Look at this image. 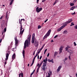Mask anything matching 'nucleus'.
Listing matches in <instances>:
<instances>
[{
  "instance_id": "473e14b6",
  "label": "nucleus",
  "mask_w": 77,
  "mask_h": 77,
  "mask_svg": "<svg viewBox=\"0 0 77 77\" xmlns=\"http://www.w3.org/2000/svg\"><path fill=\"white\" fill-rule=\"evenodd\" d=\"M39 68H37V72H38V71H39Z\"/></svg>"
},
{
  "instance_id": "09e8293b",
  "label": "nucleus",
  "mask_w": 77,
  "mask_h": 77,
  "mask_svg": "<svg viewBox=\"0 0 77 77\" xmlns=\"http://www.w3.org/2000/svg\"><path fill=\"white\" fill-rule=\"evenodd\" d=\"M45 45V44H44V45H43L42 46V48H44V46Z\"/></svg>"
},
{
  "instance_id": "338daca9",
  "label": "nucleus",
  "mask_w": 77,
  "mask_h": 77,
  "mask_svg": "<svg viewBox=\"0 0 77 77\" xmlns=\"http://www.w3.org/2000/svg\"><path fill=\"white\" fill-rule=\"evenodd\" d=\"M39 63H38L37 65V66L39 67Z\"/></svg>"
},
{
  "instance_id": "20e7f679",
  "label": "nucleus",
  "mask_w": 77,
  "mask_h": 77,
  "mask_svg": "<svg viewBox=\"0 0 77 77\" xmlns=\"http://www.w3.org/2000/svg\"><path fill=\"white\" fill-rule=\"evenodd\" d=\"M35 33L33 34L32 40V44H33V43H35Z\"/></svg>"
},
{
  "instance_id": "0e129e2a",
  "label": "nucleus",
  "mask_w": 77,
  "mask_h": 77,
  "mask_svg": "<svg viewBox=\"0 0 77 77\" xmlns=\"http://www.w3.org/2000/svg\"><path fill=\"white\" fill-rule=\"evenodd\" d=\"M55 4H56V3L55 2L53 4V5H55Z\"/></svg>"
},
{
  "instance_id": "aec40b11",
  "label": "nucleus",
  "mask_w": 77,
  "mask_h": 77,
  "mask_svg": "<svg viewBox=\"0 0 77 77\" xmlns=\"http://www.w3.org/2000/svg\"><path fill=\"white\" fill-rule=\"evenodd\" d=\"M21 75V77H23V73H20L19 74V77H20Z\"/></svg>"
},
{
  "instance_id": "4be33fe9",
  "label": "nucleus",
  "mask_w": 77,
  "mask_h": 77,
  "mask_svg": "<svg viewBox=\"0 0 77 77\" xmlns=\"http://www.w3.org/2000/svg\"><path fill=\"white\" fill-rule=\"evenodd\" d=\"M68 52H69V53H71V54L72 53V51L71 50H69L68 51Z\"/></svg>"
},
{
  "instance_id": "b1692460",
  "label": "nucleus",
  "mask_w": 77,
  "mask_h": 77,
  "mask_svg": "<svg viewBox=\"0 0 77 77\" xmlns=\"http://www.w3.org/2000/svg\"><path fill=\"white\" fill-rule=\"evenodd\" d=\"M13 2H14V1L13 0H11V2H10V5H12V3H13Z\"/></svg>"
},
{
  "instance_id": "3c124183",
  "label": "nucleus",
  "mask_w": 77,
  "mask_h": 77,
  "mask_svg": "<svg viewBox=\"0 0 77 77\" xmlns=\"http://www.w3.org/2000/svg\"><path fill=\"white\" fill-rule=\"evenodd\" d=\"M2 38H1L0 39V43H1V42H2Z\"/></svg>"
},
{
  "instance_id": "58836bf2",
  "label": "nucleus",
  "mask_w": 77,
  "mask_h": 77,
  "mask_svg": "<svg viewBox=\"0 0 77 77\" xmlns=\"http://www.w3.org/2000/svg\"><path fill=\"white\" fill-rule=\"evenodd\" d=\"M4 32H6V28H5L4 29Z\"/></svg>"
},
{
  "instance_id": "e433bc0d",
  "label": "nucleus",
  "mask_w": 77,
  "mask_h": 77,
  "mask_svg": "<svg viewBox=\"0 0 77 77\" xmlns=\"http://www.w3.org/2000/svg\"><path fill=\"white\" fill-rule=\"evenodd\" d=\"M48 76H47V77H50V74H49V73H48Z\"/></svg>"
},
{
  "instance_id": "f257e3e1",
  "label": "nucleus",
  "mask_w": 77,
  "mask_h": 77,
  "mask_svg": "<svg viewBox=\"0 0 77 77\" xmlns=\"http://www.w3.org/2000/svg\"><path fill=\"white\" fill-rule=\"evenodd\" d=\"M28 38L27 40H26L24 43V48H26V46L27 47H29L30 45V38H31V35H28Z\"/></svg>"
},
{
  "instance_id": "5fc2aeb1",
  "label": "nucleus",
  "mask_w": 77,
  "mask_h": 77,
  "mask_svg": "<svg viewBox=\"0 0 77 77\" xmlns=\"http://www.w3.org/2000/svg\"><path fill=\"white\" fill-rule=\"evenodd\" d=\"M48 21V19H47L46 20H45V23H46L47 22V21Z\"/></svg>"
},
{
  "instance_id": "5701e85b",
  "label": "nucleus",
  "mask_w": 77,
  "mask_h": 77,
  "mask_svg": "<svg viewBox=\"0 0 77 77\" xmlns=\"http://www.w3.org/2000/svg\"><path fill=\"white\" fill-rule=\"evenodd\" d=\"M57 54H58V53H57V52L55 51L54 53V56L55 57H56V55H57Z\"/></svg>"
},
{
  "instance_id": "bb28decb",
  "label": "nucleus",
  "mask_w": 77,
  "mask_h": 77,
  "mask_svg": "<svg viewBox=\"0 0 77 77\" xmlns=\"http://www.w3.org/2000/svg\"><path fill=\"white\" fill-rule=\"evenodd\" d=\"M51 29H49L48 32V33L50 34V33H51Z\"/></svg>"
},
{
  "instance_id": "c9c22d12",
  "label": "nucleus",
  "mask_w": 77,
  "mask_h": 77,
  "mask_svg": "<svg viewBox=\"0 0 77 77\" xmlns=\"http://www.w3.org/2000/svg\"><path fill=\"white\" fill-rule=\"evenodd\" d=\"M48 62H51V60H50V59H48Z\"/></svg>"
},
{
  "instance_id": "69168bd1",
  "label": "nucleus",
  "mask_w": 77,
  "mask_h": 77,
  "mask_svg": "<svg viewBox=\"0 0 77 77\" xmlns=\"http://www.w3.org/2000/svg\"><path fill=\"white\" fill-rule=\"evenodd\" d=\"M51 42H54L53 40H51Z\"/></svg>"
},
{
  "instance_id": "c03bdc74",
  "label": "nucleus",
  "mask_w": 77,
  "mask_h": 77,
  "mask_svg": "<svg viewBox=\"0 0 77 77\" xmlns=\"http://www.w3.org/2000/svg\"><path fill=\"white\" fill-rule=\"evenodd\" d=\"M75 29H77V25H76L75 26Z\"/></svg>"
},
{
  "instance_id": "a878e982",
  "label": "nucleus",
  "mask_w": 77,
  "mask_h": 77,
  "mask_svg": "<svg viewBox=\"0 0 77 77\" xmlns=\"http://www.w3.org/2000/svg\"><path fill=\"white\" fill-rule=\"evenodd\" d=\"M68 60V58H67L66 57L65 58V60H63V62H65V60L66 61V60Z\"/></svg>"
},
{
  "instance_id": "603ef678",
  "label": "nucleus",
  "mask_w": 77,
  "mask_h": 77,
  "mask_svg": "<svg viewBox=\"0 0 77 77\" xmlns=\"http://www.w3.org/2000/svg\"><path fill=\"white\" fill-rule=\"evenodd\" d=\"M74 24L72 23L70 25V26H74Z\"/></svg>"
},
{
  "instance_id": "1a4fd4ad",
  "label": "nucleus",
  "mask_w": 77,
  "mask_h": 77,
  "mask_svg": "<svg viewBox=\"0 0 77 77\" xmlns=\"http://www.w3.org/2000/svg\"><path fill=\"white\" fill-rule=\"evenodd\" d=\"M50 34L48 33V32H47L44 36V37H43V39H45V38H47V36H50Z\"/></svg>"
},
{
  "instance_id": "680f3d73",
  "label": "nucleus",
  "mask_w": 77,
  "mask_h": 77,
  "mask_svg": "<svg viewBox=\"0 0 77 77\" xmlns=\"http://www.w3.org/2000/svg\"><path fill=\"white\" fill-rule=\"evenodd\" d=\"M46 0H43L42 1V2H45Z\"/></svg>"
},
{
  "instance_id": "774afa93",
  "label": "nucleus",
  "mask_w": 77,
  "mask_h": 77,
  "mask_svg": "<svg viewBox=\"0 0 77 77\" xmlns=\"http://www.w3.org/2000/svg\"><path fill=\"white\" fill-rule=\"evenodd\" d=\"M33 63H32L30 65L31 66H32V65H33Z\"/></svg>"
},
{
  "instance_id": "c85d7f7f",
  "label": "nucleus",
  "mask_w": 77,
  "mask_h": 77,
  "mask_svg": "<svg viewBox=\"0 0 77 77\" xmlns=\"http://www.w3.org/2000/svg\"><path fill=\"white\" fill-rule=\"evenodd\" d=\"M49 74H52V72H51V71L49 70Z\"/></svg>"
},
{
  "instance_id": "423d86ee",
  "label": "nucleus",
  "mask_w": 77,
  "mask_h": 77,
  "mask_svg": "<svg viewBox=\"0 0 77 77\" xmlns=\"http://www.w3.org/2000/svg\"><path fill=\"white\" fill-rule=\"evenodd\" d=\"M42 8H39V7H37L36 8V12H38V13H39V12L41 11H42Z\"/></svg>"
},
{
  "instance_id": "7c9ffc66",
  "label": "nucleus",
  "mask_w": 77,
  "mask_h": 77,
  "mask_svg": "<svg viewBox=\"0 0 77 77\" xmlns=\"http://www.w3.org/2000/svg\"><path fill=\"white\" fill-rule=\"evenodd\" d=\"M41 27V26H40V25H38V29H40Z\"/></svg>"
},
{
  "instance_id": "f03ea898",
  "label": "nucleus",
  "mask_w": 77,
  "mask_h": 77,
  "mask_svg": "<svg viewBox=\"0 0 77 77\" xmlns=\"http://www.w3.org/2000/svg\"><path fill=\"white\" fill-rule=\"evenodd\" d=\"M47 57H46L45 59L43 60L44 62L43 65V68H42H42L44 71H45V69H47Z\"/></svg>"
},
{
  "instance_id": "cd10ccee",
  "label": "nucleus",
  "mask_w": 77,
  "mask_h": 77,
  "mask_svg": "<svg viewBox=\"0 0 77 77\" xmlns=\"http://www.w3.org/2000/svg\"><path fill=\"white\" fill-rule=\"evenodd\" d=\"M42 63H40V64H39V65L38 66V68H40L41 66V65H42Z\"/></svg>"
},
{
  "instance_id": "412c9836",
  "label": "nucleus",
  "mask_w": 77,
  "mask_h": 77,
  "mask_svg": "<svg viewBox=\"0 0 77 77\" xmlns=\"http://www.w3.org/2000/svg\"><path fill=\"white\" fill-rule=\"evenodd\" d=\"M63 34H66L68 33V31L66 30H65L63 32Z\"/></svg>"
},
{
  "instance_id": "f8f14e48",
  "label": "nucleus",
  "mask_w": 77,
  "mask_h": 77,
  "mask_svg": "<svg viewBox=\"0 0 77 77\" xmlns=\"http://www.w3.org/2000/svg\"><path fill=\"white\" fill-rule=\"evenodd\" d=\"M14 39L15 41V44L17 45L18 44V40L17 39V36L14 38Z\"/></svg>"
},
{
  "instance_id": "2eb2a0df",
  "label": "nucleus",
  "mask_w": 77,
  "mask_h": 77,
  "mask_svg": "<svg viewBox=\"0 0 77 77\" xmlns=\"http://www.w3.org/2000/svg\"><path fill=\"white\" fill-rule=\"evenodd\" d=\"M22 21L21 20L20 21V20H19V24H20V28H21H21H22V23L21 22Z\"/></svg>"
},
{
  "instance_id": "bf43d9fd",
  "label": "nucleus",
  "mask_w": 77,
  "mask_h": 77,
  "mask_svg": "<svg viewBox=\"0 0 77 77\" xmlns=\"http://www.w3.org/2000/svg\"><path fill=\"white\" fill-rule=\"evenodd\" d=\"M39 0H37V3H38V2H39Z\"/></svg>"
},
{
  "instance_id": "4468645a",
  "label": "nucleus",
  "mask_w": 77,
  "mask_h": 77,
  "mask_svg": "<svg viewBox=\"0 0 77 77\" xmlns=\"http://www.w3.org/2000/svg\"><path fill=\"white\" fill-rule=\"evenodd\" d=\"M22 27L21 29V27H20V34H21V35H22V34L23 33V32H24V29H23L22 31Z\"/></svg>"
},
{
  "instance_id": "4d7b16f0",
  "label": "nucleus",
  "mask_w": 77,
  "mask_h": 77,
  "mask_svg": "<svg viewBox=\"0 0 77 77\" xmlns=\"http://www.w3.org/2000/svg\"><path fill=\"white\" fill-rule=\"evenodd\" d=\"M22 20H23V21H25V20L24 19H21V21H22Z\"/></svg>"
},
{
  "instance_id": "2f4dec72",
  "label": "nucleus",
  "mask_w": 77,
  "mask_h": 77,
  "mask_svg": "<svg viewBox=\"0 0 77 77\" xmlns=\"http://www.w3.org/2000/svg\"><path fill=\"white\" fill-rule=\"evenodd\" d=\"M47 49H46L45 50L44 53V54H45V53H46V51H47Z\"/></svg>"
},
{
  "instance_id": "6e6552de",
  "label": "nucleus",
  "mask_w": 77,
  "mask_h": 77,
  "mask_svg": "<svg viewBox=\"0 0 77 77\" xmlns=\"http://www.w3.org/2000/svg\"><path fill=\"white\" fill-rule=\"evenodd\" d=\"M63 48V46H60V47L59 49V51H60L59 54H60V53H61L62 52V50Z\"/></svg>"
},
{
  "instance_id": "a19ab883",
  "label": "nucleus",
  "mask_w": 77,
  "mask_h": 77,
  "mask_svg": "<svg viewBox=\"0 0 77 77\" xmlns=\"http://www.w3.org/2000/svg\"><path fill=\"white\" fill-rule=\"evenodd\" d=\"M40 52H41L40 51H38L37 53V54H39V53H40Z\"/></svg>"
},
{
  "instance_id": "052dcab7",
  "label": "nucleus",
  "mask_w": 77,
  "mask_h": 77,
  "mask_svg": "<svg viewBox=\"0 0 77 77\" xmlns=\"http://www.w3.org/2000/svg\"><path fill=\"white\" fill-rule=\"evenodd\" d=\"M57 1H58V0H56L55 1V2L56 3H57V2H57Z\"/></svg>"
},
{
  "instance_id": "a18cd8bd",
  "label": "nucleus",
  "mask_w": 77,
  "mask_h": 77,
  "mask_svg": "<svg viewBox=\"0 0 77 77\" xmlns=\"http://www.w3.org/2000/svg\"><path fill=\"white\" fill-rule=\"evenodd\" d=\"M35 62V60H32V63H34V62Z\"/></svg>"
},
{
  "instance_id": "37998d69",
  "label": "nucleus",
  "mask_w": 77,
  "mask_h": 77,
  "mask_svg": "<svg viewBox=\"0 0 77 77\" xmlns=\"http://www.w3.org/2000/svg\"><path fill=\"white\" fill-rule=\"evenodd\" d=\"M77 1V0H74L73 1V2L74 3H75V2H76V1Z\"/></svg>"
},
{
  "instance_id": "6ab92c4d",
  "label": "nucleus",
  "mask_w": 77,
  "mask_h": 77,
  "mask_svg": "<svg viewBox=\"0 0 77 77\" xmlns=\"http://www.w3.org/2000/svg\"><path fill=\"white\" fill-rule=\"evenodd\" d=\"M15 54H14L12 56V60H14V59L15 58Z\"/></svg>"
},
{
  "instance_id": "13d9d810",
  "label": "nucleus",
  "mask_w": 77,
  "mask_h": 77,
  "mask_svg": "<svg viewBox=\"0 0 77 77\" xmlns=\"http://www.w3.org/2000/svg\"><path fill=\"white\" fill-rule=\"evenodd\" d=\"M42 56H41L40 57V58H39V59H40L41 60V59L42 58Z\"/></svg>"
},
{
  "instance_id": "0eeeda50",
  "label": "nucleus",
  "mask_w": 77,
  "mask_h": 77,
  "mask_svg": "<svg viewBox=\"0 0 77 77\" xmlns=\"http://www.w3.org/2000/svg\"><path fill=\"white\" fill-rule=\"evenodd\" d=\"M72 19H69L68 20V21H67L66 22H65V24H69V23H71V22H72Z\"/></svg>"
},
{
  "instance_id": "79ce46f5",
  "label": "nucleus",
  "mask_w": 77,
  "mask_h": 77,
  "mask_svg": "<svg viewBox=\"0 0 77 77\" xmlns=\"http://www.w3.org/2000/svg\"><path fill=\"white\" fill-rule=\"evenodd\" d=\"M74 44L75 46H76L77 45L76 44V43H75V42H74Z\"/></svg>"
},
{
  "instance_id": "49530a36",
  "label": "nucleus",
  "mask_w": 77,
  "mask_h": 77,
  "mask_svg": "<svg viewBox=\"0 0 77 77\" xmlns=\"http://www.w3.org/2000/svg\"><path fill=\"white\" fill-rule=\"evenodd\" d=\"M37 56H38V53H37L36 54V55L35 56V57H37Z\"/></svg>"
},
{
  "instance_id": "8fccbe9b",
  "label": "nucleus",
  "mask_w": 77,
  "mask_h": 77,
  "mask_svg": "<svg viewBox=\"0 0 77 77\" xmlns=\"http://www.w3.org/2000/svg\"><path fill=\"white\" fill-rule=\"evenodd\" d=\"M49 55H50V53H48L47 55V57H48L49 56Z\"/></svg>"
},
{
  "instance_id": "f704fd0d",
  "label": "nucleus",
  "mask_w": 77,
  "mask_h": 77,
  "mask_svg": "<svg viewBox=\"0 0 77 77\" xmlns=\"http://www.w3.org/2000/svg\"><path fill=\"white\" fill-rule=\"evenodd\" d=\"M42 50V48H40V49H39L38 50V51H41Z\"/></svg>"
},
{
  "instance_id": "393cba45",
  "label": "nucleus",
  "mask_w": 77,
  "mask_h": 77,
  "mask_svg": "<svg viewBox=\"0 0 77 77\" xmlns=\"http://www.w3.org/2000/svg\"><path fill=\"white\" fill-rule=\"evenodd\" d=\"M70 5L71 6H74V4L73 3H70Z\"/></svg>"
},
{
  "instance_id": "ea45409f",
  "label": "nucleus",
  "mask_w": 77,
  "mask_h": 77,
  "mask_svg": "<svg viewBox=\"0 0 77 77\" xmlns=\"http://www.w3.org/2000/svg\"><path fill=\"white\" fill-rule=\"evenodd\" d=\"M75 14V12H74V13H72L71 14L72 15H74V14Z\"/></svg>"
},
{
  "instance_id": "9d476101",
  "label": "nucleus",
  "mask_w": 77,
  "mask_h": 77,
  "mask_svg": "<svg viewBox=\"0 0 77 77\" xmlns=\"http://www.w3.org/2000/svg\"><path fill=\"white\" fill-rule=\"evenodd\" d=\"M38 44L39 43L36 40H35V43H34L35 46V47H37L38 46Z\"/></svg>"
},
{
  "instance_id": "4c0bfd02",
  "label": "nucleus",
  "mask_w": 77,
  "mask_h": 77,
  "mask_svg": "<svg viewBox=\"0 0 77 77\" xmlns=\"http://www.w3.org/2000/svg\"><path fill=\"white\" fill-rule=\"evenodd\" d=\"M51 62H52V63H54V61H53V59H51Z\"/></svg>"
},
{
  "instance_id": "e2e57ef3",
  "label": "nucleus",
  "mask_w": 77,
  "mask_h": 77,
  "mask_svg": "<svg viewBox=\"0 0 77 77\" xmlns=\"http://www.w3.org/2000/svg\"><path fill=\"white\" fill-rule=\"evenodd\" d=\"M70 56H69V59H70V60H71V57H70Z\"/></svg>"
},
{
  "instance_id": "dca6fc26",
  "label": "nucleus",
  "mask_w": 77,
  "mask_h": 77,
  "mask_svg": "<svg viewBox=\"0 0 77 77\" xmlns=\"http://www.w3.org/2000/svg\"><path fill=\"white\" fill-rule=\"evenodd\" d=\"M25 51H24V50H23V52H22V54H23V57L24 59V56H25Z\"/></svg>"
},
{
  "instance_id": "864d4df0",
  "label": "nucleus",
  "mask_w": 77,
  "mask_h": 77,
  "mask_svg": "<svg viewBox=\"0 0 77 77\" xmlns=\"http://www.w3.org/2000/svg\"><path fill=\"white\" fill-rule=\"evenodd\" d=\"M4 33V31H3L2 32V35H3V34Z\"/></svg>"
},
{
  "instance_id": "7ed1b4c3",
  "label": "nucleus",
  "mask_w": 77,
  "mask_h": 77,
  "mask_svg": "<svg viewBox=\"0 0 77 77\" xmlns=\"http://www.w3.org/2000/svg\"><path fill=\"white\" fill-rule=\"evenodd\" d=\"M67 25V24H65L63 25L62 26H61L60 28L58 29L57 30V31L58 32H60L62 30V29H63L64 27H65V26H66Z\"/></svg>"
},
{
  "instance_id": "de8ad7c7",
  "label": "nucleus",
  "mask_w": 77,
  "mask_h": 77,
  "mask_svg": "<svg viewBox=\"0 0 77 77\" xmlns=\"http://www.w3.org/2000/svg\"><path fill=\"white\" fill-rule=\"evenodd\" d=\"M34 73V72H32L31 74V75H32V74H33Z\"/></svg>"
},
{
  "instance_id": "72a5a7b5",
  "label": "nucleus",
  "mask_w": 77,
  "mask_h": 77,
  "mask_svg": "<svg viewBox=\"0 0 77 77\" xmlns=\"http://www.w3.org/2000/svg\"><path fill=\"white\" fill-rule=\"evenodd\" d=\"M57 36H58V35H56L54 37V38H56Z\"/></svg>"
},
{
  "instance_id": "c756f323",
  "label": "nucleus",
  "mask_w": 77,
  "mask_h": 77,
  "mask_svg": "<svg viewBox=\"0 0 77 77\" xmlns=\"http://www.w3.org/2000/svg\"><path fill=\"white\" fill-rule=\"evenodd\" d=\"M4 37H5V34L4 35H3V36L2 35V39H4Z\"/></svg>"
},
{
  "instance_id": "39448f33",
  "label": "nucleus",
  "mask_w": 77,
  "mask_h": 77,
  "mask_svg": "<svg viewBox=\"0 0 77 77\" xmlns=\"http://www.w3.org/2000/svg\"><path fill=\"white\" fill-rule=\"evenodd\" d=\"M7 54H6V58H5V61L6 60L7 61V60L8 59V57H9V54H10V52L9 51H8V53H7Z\"/></svg>"
},
{
  "instance_id": "a211bd4d",
  "label": "nucleus",
  "mask_w": 77,
  "mask_h": 77,
  "mask_svg": "<svg viewBox=\"0 0 77 77\" xmlns=\"http://www.w3.org/2000/svg\"><path fill=\"white\" fill-rule=\"evenodd\" d=\"M71 48V47L69 46H68L67 47L65 48L66 51H68V48Z\"/></svg>"
},
{
  "instance_id": "ddd939ff",
  "label": "nucleus",
  "mask_w": 77,
  "mask_h": 77,
  "mask_svg": "<svg viewBox=\"0 0 77 77\" xmlns=\"http://www.w3.org/2000/svg\"><path fill=\"white\" fill-rule=\"evenodd\" d=\"M8 12H7L5 16V18L7 20H8V18H9V15H8Z\"/></svg>"
},
{
  "instance_id": "6e6d98bb",
  "label": "nucleus",
  "mask_w": 77,
  "mask_h": 77,
  "mask_svg": "<svg viewBox=\"0 0 77 77\" xmlns=\"http://www.w3.org/2000/svg\"><path fill=\"white\" fill-rule=\"evenodd\" d=\"M3 16H2V17H1L0 18V20H2V18H3Z\"/></svg>"
},
{
  "instance_id": "9b49d317",
  "label": "nucleus",
  "mask_w": 77,
  "mask_h": 77,
  "mask_svg": "<svg viewBox=\"0 0 77 77\" xmlns=\"http://www.w3.org/2000/svg\"><path fill=\"white\" fill-rule=\"evenodd\" d=\"M61 68L62 66H59L58 67V69L57 70V72L60 71V69H61Z\"/></svg>"
},
{
  "instance_id": "f3484780",
  "label": "nucleus",
  "mask_w": 77,
  "mask_h": 77,
  "mask_svg": "<svg viewBox=\"0 0 77 77\" xmlns=\"http://www.w3.org/2000/svg\"><path fill=\"white\" fill-rule=\"evenodd\" d=\"M76 7L75 6H73L71 8H70V11H71L72 10V11H73L74 9Z\"/></svg>"
}]
</instances>
